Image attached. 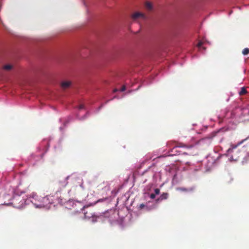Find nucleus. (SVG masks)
I'll use <instances>...</instances> for the list:
<instances>
[{"instance_id":"obj_1","label":"nucleus","mask_w":249,"mask_h":249,"mask_svg":"<svg viewBox=\"0 0 249 249\" xmlns=\"http://www.w3.org/2000/svg\"><path fill=\"white\" fill-rule=\"evenodd\" d=\"M53 196H47L44 197L39 198L40 202L36 203L32 200V203L37 207H44L47 206L49 204L53 203Z\"/></svg>"},{"instance_id":"obj_2","label":"nucleus","mask_w":249,"mask_h":249,"mask_svg":"<svg viewBox=\"0 0 249 249\" xmlns=\"http://www.w3.org/2000/svg\"><path fill=\"white\" fill-rule=\"evenodd\" d=\"M39 198H41L40 196H38L36 193H33L29 197L30 201L32 202V200H33L34 202L36 203H39L40 202V200H39Z\"/></svg>"},{"instance_id":"obj_3","label":"nucleus","mask_w":249,"mask_h":249,"mask_svg":"<svg viewBox=\"0 0 249 249\" xmlns=\"http://www.w3.org/2000/svg\"><path fill=\"white\" fill-rule=\"evenodd\" d=\"M132 18L133 19H137L139 18H141L142 19H145L146 18V16L143 13H140V12H137L134 13L132 16Z\"/></svg>"},{"instance_id":"obj_4","label":"nucleus","mask_w":249,"mask_h":249,"mask_svg":"<svg viewBox=\"0 0 249 249\" xmlns=\"http://www.w3.org/2000/svg\"><path fill=\"white\" fill-rule=\"evenodd\" d=\"M68 178H63L62 179L59 180L58 182V186L60 188L65 187L68 184V182L67 181Z\"/></svg>"},{"instance_id":"obj_5","label":"nucleus","mask_w":249,"mask_h":249,"mask_svg":"<svg viewBox=\"0 0 249 249\" xmlns=\"http://www.w3.org/2000/svg\"><path fill=\"white\" fill-rule=\"evenodd\" d=\"M168 194L167 193H164L160 195V196L156 199L157 202L162 201L164 199H166L168 198Z\"/></svg>"},{"instance_id":"obj_6","label":"nucleus","mask_w":249,"mask_h":249,"mask_svg":"<svg viewBox=\"0 0 249 249\" xmlns=\"http://www.w3.org/2000/svg\"><path fill=\"white\" fill-rule=\"evenodd\" d=\"M175 143L176 144H175V146L173 147V150H175L177 147H187V148H191L192 147V146H191V145L187 146V145H186L185 144H183L180 143H177V142H175Z\"/></svg>"},{"instance_id":"obj_7","label":"nucleus","mask_w":249,"mask_h":249,"mask_svg":"<svg viewBox=\"0 0 249 249\" xmlns=\"http://www.w3.org/2000/svg\"><path fill=\"white\" fill-rule=\"evenodd\" d=\"M71 84L70 81H64L61 83V87L64 89L68 88Z\"/></svg>"},{"instance_id":"obj_8","label":"nucleus","mask_w":249,"mask_h":249,"mask_svg":"<svg viewBox=\"0 0 249 249\" xmlns=\"http://www.w3.org/2000/svg\"><path fill=\"white\" fill-rule=\"evenodd\" d=\"M145 7L146 10L148 11H151L153 9L152 4L149 1H146L145 3Z\"/></svg>"},{"instance_id":"obj_9","label":"nucleus","mask_w":249,"mask_h":249,"mask_svg":"<svg viewBox=\"0 0 249 249\" xmlns=\"http://www.w3.org/2000/svg\"><path fill=\"white\" fill-rule=\"evenodd\" d=\"M178 190L181 191H183V192H189V191H193L194 189L193 188H185L181 187V188H178Z\"/></svg>"},{"instance_id":"obj_10","label":"nucleus","mask_w":249,"mask_h":249,"mask_svg":"<svg viewBox=\"0 0 249 249\" xmlns=\"http://www.w3.org/2000/svg\"><path fill=\"white\" fill-rule=\"evenodd\" d=\"M247 93V89L245 87H242L240 91L239 92L240 95H243Z\"/></svg>"},{"instance_id":"obj_11","label":"nucleus","mask_w":249,"mask_h":249,"mask_svg":"<svg viewBox=\"0 0 249 249\" xmlns=\"http://www.w3.org/2000/svg\"><path fill=\"white\" fill-rule=\"evenodd\" d=\"M3 68L5 70L9 71L12 68V66L9 64L3 66Z\"/></svg>"},{"instance_id":"obj_12","label":"nucleus","mask_w":249,"mask_h":249,"mask_svg":"<svg viewBox=\"0 0 249 249\" xmlns=\"http://www.w3.org/2000/svg\"><path fill=\"white\" fill-rule=\"evenodd\" d=\"M242 53L244 55H247L249 53V49L248 48H246L243 49L242 51Z\"/></svg>"},{"instance_id":"obj_13","label":"nucleus","mask_w":249,"mask_h":249,"mask_svg":"<svg viewBox=\"0 0 249 249\" xmlns=\"http://www.w3.org/2000/svg\"><path fill=\"white\" fill-rule=\"evenodd\" d=\"M155 194L156 195H159L160 193V190L158 188H156L154 190Z\"/></svg>"},{"instance_id":"obj_14","label":"nucleus","mask_w":249,"mask_h":249,"mask_svg":"<svg viewBox=\"0 0 249 249\" xmlns=\"http://www.w3.org/2000/svg\"><path fill=\"white\" fill-rule=\"evenodd\" d=\"M203 44V43L201 41H199V42L197 44V47L198 48H200L202 46Z\"/></svg>"},{"instance_id":"obj_15","label":"nucleus","mask_w":249,"mask_h":249,"mask_svg":"<svg viewBox=\"0 0 249 249\" xmlns=\"http://www.w3.org/2000/svg\"><path fill=\"white\" fill-rule=\"evenodd\" d=\"M106 199H107V198H104V199H98L97 201H96L94 203V204H96L97 202H102V201H103L104 200H106Z\"/></svg>"},{"instance_id":"obj_16","label":"nucleus","mask_w":249,"mask_h":249,"mask_svg":"<svg viewBox=\"0 0 249 249\" xmlns=\"http://www.w3.org/2000/svg\"><path fill=\"white\" fill-rule=\"evenodd\" d=\"M156 197V195L154 194H151L150 195V197L151 199H154Z\"/></svg>"},{"instance_id":"obj_17","label":"nucleus","mask_w":249,"mask_h":249,"mask_svg":"<svg viewBox=\"0 0 249 249\" xmlns=\"http://www.w3.org/2000/svg\"><path fill=\"white\" fill-rule=\"evenodd\" d=\"M125 89H126V88H125V86H123L121 88V89H120V91H124V90H125Z\"/></svg>"},{"instance_id":"obj_18","label":"nucleus","mask_w":249,"mask_h":249,"mask_svg":"<svg viewBox=\"0 0 249 249\" xmlns=\"http://www.w3.org/2000/svg\"><path fill=\"white\" fill-rule=\"evenodd\" d=\"M145 207V205L144 204H141L140 205V208L141 209H142V208H143L144 207Z\"/></svg>"},{"instance_id":"obj_19","label":"nucleus","mask_w":249,"mask_h":249,"mask_svg":"<svg viewBox=\"0 0 249 249\" xmlns=\"http://www.w3.org/2000/svg\"><path fill=\"white\" fill-rule=\"evenodd\" d=\"M83 108H84V105H79V109H83Z\"/></svg>"},{"instance_id":"obj_20","label":"nucleus","mask_w":249,"mask_h":249,"mask_svg":"<svg viewBox=\"0 0 249 249\" xmlns=\"http://www.w3.org/2000/svg\"><path fill=\"white\" fill-rule=\"evenodd\" d=\"M247 139H247H244V140H242V141H241V142L238 143V144L239 145V144H240L242 143H243L245 141H246Z\"/></svg>"},{"instance_id":"obj_21","label":"nucleus","mask_w":249,"mask_h":249,"mask_svg":"<svg viewBox=\"0 0 249 249\" xmlns=\"http://www.w3.org/2000/svg\"><path fill=\"white\" fill-rule=\"evenodd\" d=\"M236 147H237V145H235V146H234L232 148H235Z\"/></svg>"},{"instance_id":"obj_22","label":"nucleus","mask_w":249,"mask_h":249,"mask_svg":"<svg viewBox=\"0 0 249 249\" xmlns=\"http://www.w3.org/2000/svg\"><path fill=\"white\" fill-rule=\"evenodd\" d=\"M117 90L116 89L114 90V92H116Z\"/></svg>"}]
</instances>
